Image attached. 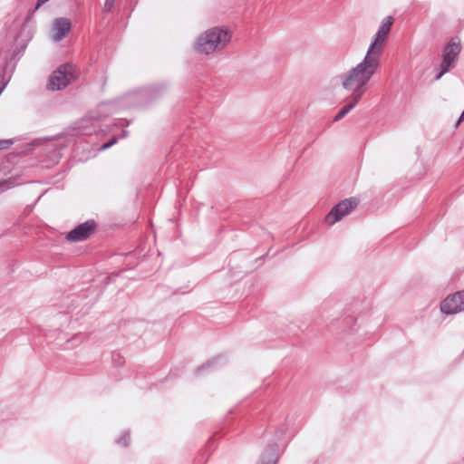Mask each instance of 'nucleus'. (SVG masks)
I'll list each match as a JSON object with an SVG mask.
<instances>
[{
    "mask_svg": "<svg viewBox=\"0 0 464 464\" xmlns=\"http://www.w3.org/2000/svg\"><path fill=\"white\" fill-rule=\"evenodd\" d=\"M381 58L367 52L364 59L352 70H350L343 78V86L348 91H352L351 97L355 101H360L362 97L366 84L375 73L380 65Z\"/></svg>",
    "mask_w": 464,
    "mask_h": 464,
    "instance_id": "f257e3e1",
    "label": "nucleus"
},
{
    "mask_svg": "<svg viewBox=\"0 0 464 464\" xmlns=\"http://www.w3.org/2000/svg\"><path fill=\"white\" fill-rule=\"evenodd\" d=\"M231 39V34L220 27H214L201 34L196 44V50L204 54H209L217 50L223 49Z\"/></svg>",
    "mask_w": 464,
    "mask_h": 464,
    "instance_id": "f03ea898",
    "label": "nucleus"
},
{
    "mask_svg": "<svg viewBox=\"0 0 464 464\" xmlns=\"http://www.w3.org/2000/svg\"><path fill=\"white\" fill-rule=\"evenodd\" d=\"M75 78L74 68L71 64L60 66L50 76L47 88L51 91H58L66 87Z\"/></svg>",
    "mask_w": 464,
    "mask_h": 464,
    "instance_id": "7ed1b4c3",
    "label": "nucleus"
},
{
    "mask_svg": "<svg viewBox=\"0 0 464 464\" xmlns=\"http://www.w3.org/2000/svg\"><path fill=\"white\" fill-rule=\"evenodd\" d=\"M393 21L394 20L392 16H387L382 20V24L375 34L367 52L381 58L387 36L391 31Z\"/></svg>",
    "mask_w": 464,
    "mask_h": 464,
    "instance_id": "20e7f679",
    "label": "nucleus"
},
{
    "mask_svg": "<svg viewBox=\"0 0 464 464\" xmlns=\"http://www.w3.org/2000/svg\"><path fill=\"white\" fill-rule=\"evenodd\" d=\"M460 51L461 46L459 39L458 37L451 38L444 49L443 59L440 63V72L437 75V79L441 78L444 73L454 67Z\"/></svg>",
    "mask_w": 464,
    "mask_h": 464,
    "instance_id": "39448f33",
    "label": "nucleus"
},
{
    "mask_svg": "<svg viewBox=\"0 0 464 464\" xmlns=\"http://www.w3.org/2000/svg\"><path fill=\"white\" fill-rule=\"evenodd\" d=\"M357 205L358 200L353 198L341 201L325 217L326 223L329 225L336 223L354 209Z\"/></svg>",
    "mask_w": 464,
    "mask_h": 464,
    "instance_id": "423d86ee",
    "label": "nucleus"
},
{
    "mask_svg": "<svg viewBox=\"0 0 464 464\" xmlns=\"http://www.w3.org/2000/svg\"><path fill=\"white\" fill-rule=\"evenodd\" d=\"M440 310L447 314H453L464 310V291L447 296L440 304Z\"/></svg>",
    "mask_w": 464,
    "mask_h": 464,
    "instance_id": "0eeeda50",
    "label": "nucleus"
},
{
    "mask_svg": "<svg viewBox=\"0 0 464 464\" xmlns=\"http://www.w3.org/2000/svg\"><path fill=\"white\" fill-rule=\"evenodd\" d=\"M96 225L93 221H87L70 231L66 238L70 241H82L88 238L95 230Z\"/></svg>",
    "mask_w": 464,
    "mask_h": 464,
    "instance_id": "6e6552de",
    "label": "nucleus"
},
{
    "mask_svg": "<svg viewBox=\"0 0 464 464\" xmlns=\"http://www.w3.org/2000/svg\"><path fill=\"white\" fill-rule=\"evenodd\" d=\"M72 27L71 21L68 18L61 17L53 21L52 25V37L54 41H60L64 38Z\"/></svg>",
    "mask_w": 464,
    "mask_h": 464,
    "instance_id": "1a4fd4ad",
    "label": "nucleus"
},
{
    "mask_svg": "<svg viewBox=\"0 0 464 464\" xmlns=\"http://www.w3.org/2000/svg\"><path fill=\"white\" fill-rule=\"evenodd\" d=\"M359 102L354 98L350 97L348 103L336 114L334 121H338L343 119L354 106Z\"/></svg>",
    "mask_w": 464,
    "mask_h": 464,
    "instance_id": "9d476101",
    "label": "nucleus"
},
{
    "mask_svg": "<svg viewBox=\"0 0 464 464\" xmlns=\"http://www.w3.org/2000/svg\"><path fill=\"white\" fill-rule=\"evenodd\" d=\"M12 145V141L9 140H0V150L8 149Z\"/></svg>",
    "mask_w": 464,
    "mask_h": 464,
    "instance_id": "9b49d317",
    "label": "nucleus"
},
{
    "mask_svg": "<svg viewBox=\"0 0 464 464\" xmlns=\"http://www.w3.org/2000/svg\"><path fill=\"white\" fill-rule=\"evenodd\" d=\"M116 142H117V139L116 138L111 139L110 141H108L107 143L103 144L101 147V150H105L109 149L112 145L116 144Z\"/></svg>",
    "mask_w": 464,
    "mask_h": 464,
    "instance_id": "f8f14e48",
    "label": "nucleus"
},
{
    "mask_svg": "<svg viewBox=\"0 0 464 464\" xmlns=\"http://www.w3.org/2000/svg\"><path fill=\"white\" fill-rule=\"evenodd\" d=\"M48 0H38L37 1V5H36V8H38L40 5H42L43 4H44Z\"/></svg>",
    "mask_w": 464,
    "mask_h": 464,
    "instance_id": "ddd939ff",
    "label": "nucleus"
},
{
    "mask_svg": "<svg viewBox=\"0 0 464 464\" xmlns=\"http://www.w3.org/2000/svg\"><path fill=\"white\" fill-rule=\"evenodd\" d=\"M112 5V2L107 0L106 3H105V7L110 9Z\"/></svg>",
    "mask_w": 464,
    "mask_h": 464,
    "instance_id": "4468645a",
    "label": "nucleus"
}]
</instances>
